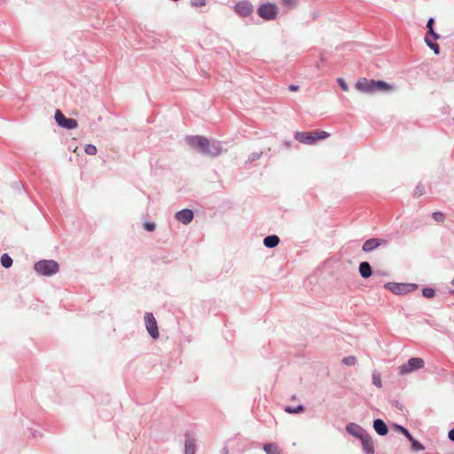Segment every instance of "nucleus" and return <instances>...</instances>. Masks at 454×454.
<instances>
[{"label":"nucleus","instance_id":"obj_1","mask_svg":"<svg viewBox=\"0 0 454 454\" xmlns=\"http://www.w3.org/2000/svg\"><path fill=\"white\" fill-rule=\"evenodd\" d=\"M356 89L364 92L374 91H389L392 86L385 81L368 80V78H361L356 83Z\"/></svg>","mask_w":454,"mask_h":454},{"label":"nucleus","instance_id":"obj_2","mask_svg":"<svg viewBox=\"0 0 454 454\" xmlns=\"http://www.w3.org/2000/svg\"><path fill=\"white\" fill-rule=\"evenodd\" d=\"M35 271L42 276H52L59 270V264L55 260H40L34 265Z\"/></svg>","mask_w":454,"mask_h":454},{"label":"nucleus","instance_id":"obj_3","mask_svg":"<svg viewBox=\"0 0 454 454\" xmlns=\"http://www.w3.org/2000/svg\"><path fill=\"white\" fill-rule=\"evenodd\" d=\"M278 8L273 3L262 4L257 9L258 16L265 20H275L278 15Z\"/></svg>","mask_w":454,"mask_h":454},{"label":"nucleus","instance_id":"obj_4","mask_svg":"<svg viewBox=\"0 0 454 454\" xmlns=\"http://www.w3.org/2000/svg\"><path fill=\"white\" fill-rule=\"evenodd\" d=\"M385 287L394 293V294H407V293L416 290L418 286L411 283H387Z\"/></svg>","mask_w":454,"mask_h":454},{"label":"nucleus","instance_id":"obj_5","mask_svg":"<svg viewBox=\"0 0 454 454\" xmlns=\"http://www.w3.org/2000/svg\"><path fill=\"white\" fill-rule=\"evenodd\" d=\"M57 124L66 129H74L78 127V122L75 119L66 117L60 110H56L54 115Z\"/></svg>","mask_w":454,"mask_h":454},{"label":"nucleus","instance_id":"obj_6","mask_svg":"<svg viewBox=\"0 0 454 454\" xmlns=\"http://www.w3.org/2000/svg\"><path fill=\"white\" fill-rule=\"evenodd\" d=\"M425 365V361L422 358H411L407 364L399 366V375H405V373L412 372V371L419 370Z\"/></svg>","mask_w":454,"mask_h":454},{"label":"nucleus","instance_id":"obj_7","mask_svg":"<svg viewBox=\"0 0 454 454\" xmlns=\"http://www.w3.org/2000/svg\"><path fill=\"white\" fill-rule=\"evenodd\" d=\"M186 142L191 147L201 153H203L206 146L208 145V139L203 136H187Z\"/></svg>","mask_w":454,"mask_h":454},{"label":"nucleus","instance_id":"obj_8","mask_svg":"<svg viewBox=\"0 0 454 454\" xmlns=\"http://www.w3.org/2000/svg\"><path fill=\"white\" fill-rule=\"evenodd\" d=\"M145 327L153 339H157L159 337V330L155 317L153 313L146 312L144 317Z\"/></svg>","mask_w":454,"mask_h":454},{"label":"nucleus","instance_id":"obj_9","mask_svg":"<svg viewBox=\"0 0 454 454\" xmlns=\"http://www.w3.org/2000/svg\"><path fill=\"white\" fill-rule=\"evenodd\" d=\"M235 12L240 17H248L254 10L253 4L248 0L239 1L234 5Z\"/></svg>","mask_w":454,"mask_h":454},{"label":"nucleus","instance_id":"obj_10","mask_svg":"<svg viewBox=\"0 0 454 454\" xmlns=\"http://www.w3.org/2000/svg\"><path fill=\"white\" fill-rule=\"evenodd\" d=\"M222 152L223 148L220 141L213 140L210 142L208 140V145L206 146L202 154L217 157L222 153Z\"/></svg>","mask_w":454,"mask_h":454},{"label":"nucleus","instance_id":"obj_11","mask_svg":"<svg viewBox=\"0 0 454 454\" xmlns=\"http://www.w3.org/2000/svg\"><path fill=\"white\" fill-rule=\"evenodd\" d=\"M194 217V213L192 209L184 208L176 213L175 218L183 224H189Z\"/></svg>","mask_w":454,"mask_h":454},{"label":"nucleus","instance_id":"obj_12","mask_svg":"<svg viewBox=\"0 0 454 454\" xmlns=\"http://www.w3.org/2000/svg\"><path fill=\"white\" fill-rule=\"evenodd\" d=\"M384 244H387V240L379 239V238H370L363 244L362 250L371 252L378 248V247L384 246Z\"/></svg>","mask_w":454,"mask_h":454},{"label":"nucleus","instance_id":"obj_13","mask_svg":"<svg viewBox=\"0 0 454 454\" xmlns=\"http://www.w3.org/2000/svg\"><path fill=\"white\" fill-rule=\"evenodd\" d=\"M361 442L363 443V447L365 450V451H367L368 454H373L374 442H373L372 437L369 435V433L364 431V429H363V432H362Z\"/></svg>","mask_w":454,"mask_h":454},{"label":"nucleus","instance_id":"obj_14","mask_svg":"<svg viewBox=\"0 0 454 454\" xmlns=\"http://www.w3.org/2000/svg\"><path fill=\"white\" fill-rule=\"evenodd\" d=\"M196 443L192 433L185 434L184 454H195Z\"/></svg>","mask_w":454,"mask_h":454},{"label":"nucleus","instance_id":"obj_15","mask_svg":"<svg viewBox=\"0 0 454 454\" xmlns=\"http://www.w3.org/2000/svg\"><path fill=\"white\" fill-rule=\"evenodd\" d=\"M294 138L300 143L312 145V132H295Z\"/></svg>","mask_w":454,"mask_h":454},{"label":"nucleus","instance_id":"obj_16","mask_svg":"<svg viewBox=\"0 0 454 454\" xmlns=\"http://www.w3.org/2000/svg\"><path fill=\"white\" fill-rule=\"evenodd\" d=\"M280 242V239L277 235H269L263 239V245L267 248H274Z\"/></svg>","mask_w":454,"mask_h":454},{"label":"nucleus","instance_id":"obj_17","mask_svg":"<svg viewBox=\"0 0 454 454\" xmlns=\"http://www.w3.org/2000/svg\"><path fill=\"white\" fill-rule=\"evenodd\" d=\"M359 273L362 278H368L372 274V269L369 262H362L359 265Z\"/></svg>","mask_w":454,"mask_h":454},{"label":"nucleus","instance_id":"obj_18","mask_svg":"<svg viewBox=\"0 0 454 454\" xmlns=\"http://www.w3.org/2000/svg\"><path fill=\"white\" fill-rule=\"evenodd\" d=\"M373 427L380 435H386L388 432L387 424L384 423L381 419H376V420H374Z\"/></svg>","mask_w":454,"mask_h":454},{"label":"nucleus","instance_id":"obj_19","mask_svg":"<svg viewBox=\"0 0 454 454\" xmlns=\"http://www.w3.org/2000/svg\"><path fill=\"white\" fill-rule=\"evenodd\" d=\"M363 429L364 428L358 426V424L350 423L347 425V432L352 434V435L359 439L362 438Z\"/></svg>","mask_w":454,"mask_h":454},{"label":"nucleus","instance_id":"obj_20","mask_svg":"<svg viewBox=\"0 0 454 454\" xmlns=\"http://www.w3.org/2000/svg\"><path fill=\"white\" fill-rule=\"evenodd\" d=\"M434 18H430L428 19L427 22V36L429 37V35H432L433 37L434 38H439V35L436 34V32H434Z\"/></svg>","mask_w":454,"mask_h":454},{"label":"nucleus","instance_id":"obj_21","mask_svg":"<svg viewBox=\"0 0 454 454\" xmlns=\"http://www.w3.org/2000/svg\"><path fill=\"white\" fill-rule=\"evenodd\" d=\"M263 450L266 454H280L278 448L273 443H265L263 445Z\"/></svg>","mask_w":454,"mask_h":454},{"label":"nucleus","instance_id":"obj_22","mask_svg":"<svg viewBox=\"0 0 454 454\" xmlns=\"http://www.w3.org/2000/svg\"><path fill=\"white\" fill-rule=\"evenodd\" d=\"M12 259L8 254H4L1 256V264L4 268L9 269L12 265Z\"/></svg>","mask_w":454,"mask_h":454},{"label":"nucleus","instance_id":"obj_23","mask_svg":"<svg viewBox=\"0 0 454 454\" xmlns=\"http://www.w3.org/2000/svg\"><path fill=\"white\" fill-rule=\"evenodd\" d=\"M304 406L302 404H299L295 407L294 406H286L285 407V411L287 412V413H292V414H296V413H300V412H302L304 411Z\"/></svg>","mask_w":454,"mask_h":454},{"label":"nucleus","instance_id":"obj_24","mask_svg":"<svg viewBox=\"0 0 454 454\" xmlns=\"http://www.w3.org/2000/svg\"><path fill=\"white\" fill-rule=\"evenodd\" d=\"M425 41L427 45H428L429 48L433 49L434 53L439 54L440 53V46L437 44V43L431 42V40L428 38L427 35H425Z\"/></svg>","mask_w":454,"mask_h":454},{"label":"nucleus","instance_id":"obj_25","mask_svg":"<svg viewBox=\"0 0 454 454\" xmlns=\"http://www.w3.org/2000/svg\"><path fill=\"white\" fill-rule=\"evenodd\" d=\"M84 152L89 155H95L98 152L97 147L92 144H88L84 147Z\"/></svg>","mask_w":454,"mask_h":454},{"label":"nucleus","instance_id":"obj_26","mask_svg":"<svg viewBox=\"0 0 454 454\" xmlns=\"http://www.w3.org/2000/svg\"><path fill=\"white\" fill-rule=\"evenodd\" d=\"M330 134L327 131H314V141L320 140V138L329 137Z\"/></svg>","mask_w":454,"mask_h":454},{"label":"nucleus","instance_id":"obj_27","mask_svg":"<svg viewBox=\"0 0 454 454\" xmlns=\"http://www.w3.org/2000/svg\"><path fill=\"white\" fill-rule=\"evenodd\" d=\"M342 363L347 365H355L356 363V358L355 356H345L342 359Z\"/></svg>","mask_w":454,"mask_h":454},{"label":"nucleus","instance_id":"obj_28","mask_svg":"<svg viewBox=\"0 0 454 454\" xmlns=\"http://www.w3.org/2000/svg\"><path fill=\"white\" fill-rule=\"evenodd\" d=\"M372 381L376 387H382V380L380 374H377V372H374L372 374Z\"/></svg>","mask_w":454,"mask_h":454},{"label":"nucleus","instance_id":"obj_29","mask_svg":"<svg viewBox=\"0 0 454 454\" xmlns=\"http://www.w3.org/2000/svg\"><path fill=\"white\" fill-rule=\"evenodd\" d=\"M411 442L412 443V449L416 450V451H421V450L425 449V446L422 445V443L417 442L413 436Z\"/></svg>","mask_w":454,"mask_h":454},{"label":"nucleus","instance_id":"obj_30","mask_svg":"<svg viewBox=\"0 0 454 454\" xmlns=\"http://www.w3.org/2000/svg\"><path fill=\"white\" fill-rule=\"evenodd\" d=\"M423 295L427 298H432L435 295V289L434 288H424L423 289Z\"/></svg>","mask_w":454,"mask_h":454},{"label":"nucleus","instance_id":"obj_31","mask_svg":"<svg viewBox=\"0 0 454 454\" xmlns=\"http://www.w3.org/2000/svg\"><path fill=\"white\" fill-rule=\"evenodd\" d=\"M262 152H254L252 153L247 159V161L252 162L259 160L262 157Z\"/></svg>","mask_w":454,"mask_h":454},{"label":"nucleus","instance_id":"obj_32","mask_svg":"<svg viewBox=\"0 0 454 454\" xmlns=\"http://www.w3.org/2000/svg\"><path fill=\"white\" fill-rule=\"evenodd\" d=\"M396 428H397L401 433H403V434H404V436H405L406 438H408V439H409V441L411 442L412 436H411V433H409V431H407V429H406V428H403V427H402V426H397V427H396Z\"/></svg>","mask_w":454,"mask_h":454},{"label":"nucleus","instance_id":"obj_33","mask_svg":"<svg viewBox=\"0 0 454 454\" xmlns=\"http://www.w3.org/2000/svg\"><path fill=\"white\" fill-rule=\"evenodd\" d=\"M144 228L147 231H153L156 228V225L154 223H152V222H145V224H144Z\"/></svg>","mask_w":454,"mask_h":454},{"label":"nucleus","instance_id":"obj_34","mask_svg":"<svg viewBox=\"0 0 454 454\" xmlns=\"http://www.w3.org/2000/svg\"><path fill=\"white\" fill-rule=\"evenodd\" d=\"M433 217L437 222L444 221V215L442 212H434V213H433Z\"/></svg>","mask_w":454,"mask_h":454},{"label":"nucleus","instance_id":"obj_35","mask_svg":"<svg viewBox=\"0 0 454 454\" xmlns=\"http://www.w3.org/2000/svg\"><path fill=\"white\" fill-rule=\"evenodd\" d=\"M191 4L193 7H201L206 4V0H192Z\"/></svg>","mask_w":454,"mask_h":454},{"label":"nucleus","instance_id":"obj_36","mask_svg":"<svg viewBox=\"0 0 454 454\" xmlns=\"http://www.w3.org/2000/svg\"><path fill=\"white\" fill-rule=\"evenodd\" d=\"M338 82L341 87V89L344 90V91H348V83L346 82V81L344 80V78H338Z\"/></svg>","mask_w":454,"mask_h":454},{"label":"nucleus","instance_id":"obj_37","mask_svg":"<svg viewBox=\"0 0 454 454\" xmlns=\"http://www.w3.org/2000/svg\"><path fill=\"white\" fill-rule=\"evenodd\" d=\"M423 188H420V186H417L416 190H415V192L416 194L418 195H421L423 193Z\"/></svg>","mask_w":454,"mask_h":454},{"label":"nucleus","instance_id":"obj_38","mask_svg":"<svg viewBox=\"0 0 454 454\" xmlns=\"http://www.w3.org/2000/svg\"><path fill=\"white\" fill-rule=\"evenodd\" d=\"M284 145L286 148H290L292 146V141L291 140L285 141Z\"/></svg>","mask_w":454,"mask_h":454},{"label":"nucleus","instance_id":"obj_39","mask_svg":"<svg viewBox=\"0 0 454 454\" xmlns=\"http://www.w3.org/2000/svg\"><path fill=\"white\" fill-rule=\"evenodd\" d=\"M298 89H299V87H298L297 85H294V84H291V85L289 86V90H290L291 91H296Z\"/></svg>","mask_w":454,"mask_h":454},{"label":"nucleus","instance_id":"obj_40","mask_svg":"<svg viewBox=\"0 0 454 454\" xmlns=\"http://www.w3.org/2000/svg\"><path fill=\"white\" fill-rule=\"evenodd\" d=\"M449 438H450L451 441H454V429H450L449 432Z\"/></svg>","mask_w":454,"mask_h":454},{"label":"nucleus","instance_id":"obj_41","mask_svg":"<svg viewBox=\"0 0 454 454\" xmlns=\"http://www.w3.org/2000/svg\"><path fill=\"white\" fill-rule=\"evenodd\" d=\"M450 292L454 293V278H452V280L450 282Z\"/></svg>","mask_w":454,"mask_h":454},{"label":"nucleus","instance_id":"obj_42","mask_svg":"<svg viewBox=\"0 0 454 454\" xmlns=\"http://www.w3.org/2000/svg\"><path fill=\"white\" fill-rule=\"evenodd\" d=\"M283 4L288 5L294 2V0H282Z\"/></svg>","mask_w":454,"mask_h":454},{"label":"nucleus","instance_id":"obj_43","mask_svg":"<svg viewBox=\"0 0 454 454\" xmlns=\"http://www.w3.org/2000/svg\"><path fill=\"white\" fill-rule=\"evenodd\" d=\"M222 451H223V454H228L229 453V450H228L227 447H224Z\"/></svg>","mask_w":454,"mask_h":454},{"label":"nucleus","instance_id":"obj_44","mask_svg":"<svg viewBox=\"0 0 454 454\" xmlns=\"http://www.w3.org/2000/svg\"><path fill=\"white\" fill-rule=\"evenodd\" d=\"M426 454H431V453H426Z\"/></svg>","mask_w":454,"mask_h":454}]
</instances>
